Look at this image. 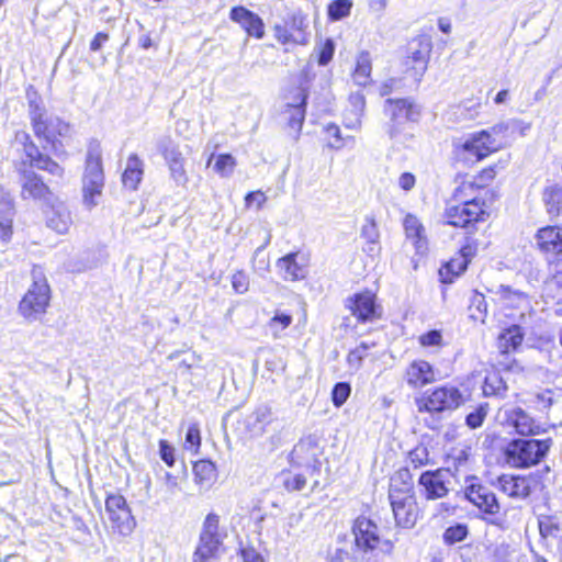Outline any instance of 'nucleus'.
<instances>
[{"instance_id":"a211bd4d","label":"nucleus","mask_w":562,"mask_h":562,"mask_svg":"<svg viewBox=\"0 0 562 562\" xmlns=\"http://www.w3.org/2000/svg\"><path fill=\"white\" fill-rule=\"evenodd\" d=\"M404 383L412 390H420L440 380L439 370L434 363L415 358L407 362L402 372Z\"/></svg>"},{"instance_id":"a19ab883","label":"nucleus","mask_w":562,"mask_h":562,"mask_svg":"<svg viewBox=\"0 0 562 562\" xmlns=\"http://www.w3.org/2000/svg\"><path fill=\"white\" fill-rule=\"evenodd\" d=\"M194 481L202 487H209L216 477L215 465L209 460H200L193 465Z\"/></svg>"},{"instance_id":"39448f33","label":"nucleus","mask_w":562,"mask_h":562,"mask_svg":"<svg viewBox=\"0 0 562 562\" xmlns=\"http://www.w3.org/2000/svg\"><path fill=\"white\" fill-rule=\"evenodd\" d=\"M498 491L514 501H526L546 490L543 475L539 471L528 473H502L496 477Z\"/></svg>"},{"instance_id":"0e129e2a","label":"nucleus","mask_w":562,"mask_h":562,"mask_svg":"<svg viewBox=\"0 0 562 562\" xmlns=\"http://www.w3.org/2000/svg\"><path fill=\"white\" fill-rule=\"evenodd\" d=\"M310 448H312L314 450L317 448V439L313 436H307L305 438H302L295 446L294 452L300 454Z\"/></svg>"},{"instance_id":"052dcab7","label":"nucleus","mask_w":562,"mask_h":562,"mask_svg":"<svg viewBox=\"0 0 562 562\" xmlns=\"http://www.w3.org/2000/svg\"><path fill=\"white\" fill-rule=\"evenodd\" d=\"M201 445V436L200 429L196 425H191L187 431L186 436V448L194 450L195 452L200 448Z\"/></svg>"},{"instance_id":"bb28decb","label":"nucleus","mask_w":562,"mask_h":562,"mask_svg":"<svg viewBox=\"0 0 562 562\" xmlns=\"http://www.w3.org/2000/svg\"><path fill=\"white\" fill-rule=\"evenodd\" d=\"M403 228L406 239H408L416 252L423 254L428 248V238L424 224L415 214H406L403 220Z\"/></svg>"},{"instance_id":"6e6d98bb","label":"nucleus","mask_w":562,"mask_h":562,"mask_svg":"<svg viewBox=\"0 0 562 562\" xmlns=\"http://www.w3.org/2000/svg\"><path fill=\"white\" fill-rule=\"evenodd\" d=\"M306 34L302 26H286L283 32V44H304Z\"/></svg>"},{"instance_id":"6ab92c4d","label":"nucleus","mask_w":562,"mask_h":562,"mask_svg":"<svg viewBox=\"0 0 562 562\" xmlns=\"http://www.w3.org/2000/svg\"><path fill=\"white\" fill-rule=\"evenodd\" d=\"M384 113L390 121V133L397 134L409 122L419 115L416 103L407 98H390L384 104Z\"/></svg>"},{"instance_id":"e2e57ef3","label":"nucleus","mask_w":562,"mask_h":562,"mask_svg":"<svg viewBox=\"0 0 562 562\" xmlns=\"http://www.w3.org/2000/svg\"><path fill=\"white\" fill-rule=\"evenodd\" d=\"M232 285L237 293H245L249 286L248 277L243 271H237L232 277Z\"/></svg>"},{"instance_id":"1a4fd4ad","label":"nucleus","mask_w":562,"mask_h":562,"mask_svg":"<svg viewBox=\"0 0 562 562\" xmlns=\"http://www.w3.org/2000/svg\"><path fill=\"white\" fill-rule=\"evenodd\" d=\"M104 187L102 157L99 146L90 147L82 177V201L91 210L99 204Z\"/></svg>"},{"instance_id":"c756f323","label":"nucleus","mask_w":562,"mask_h":562,"mask_svg":"<svg viewBox=\"0 0 562 562\" xmlns=\"http://www.w3.org/2000/svg\"><path fill=\"white\" fill-rule=\"evenodd\" d=\"M14 202L9 192L0 189V239L8 243L13 234Z\"/></svg>"},{"instance_id":"dca6fc26","label":"nucleus","mask_w":562,"mask_h":562,"mask_svg":"<svg viewBox=\"0 0 562 562\" xmlns=\"http://www.w3.org/2000/svg\"><path fill=\"white\" fill-rule=\"evenodd\" d=\"M288 98L291 99L283 111V125L286 135L296 140L301 134L306 113L307 91L305 88L296 87L290 89Z\"/></svg>"},{"instance_id":"aec40b11","label":"nucleus","mask_w":562,"mask_h":562,"mask_svg":"<svg viewBox=\"0 0 562 562\" xmlns=\"http://www.w3.org/2000/svg\"><path fill=\"white\" fill-rule=\"evenodd\" d=\"M105 512L112 528L120 535L128 536L133 532L136 521L124 496L120 494L109 495L105 499Z\"/></svg>"},{"instance_id":"473e14b6","label":"nucleus","mask_w":562,"mask_h":562,"mask_svg":"<svg viewBox=\"0 0 562 562\" xmlns=\"http://www.w3.org/2000/svg\"><path fill=\"white\" fill-rule=\"evenodd\" d=\"M360 236L366 240V246L362 247V250L371 258L380 256L382 249L380 245V232L373 216L366 217Z\"/></svg>"},{"instance_id":"f257e3e1","label":"nucleus","mask_w":562,"mask_h":562,"mask_svg":"<svg viewBox=\"0 0 562 562\" xmlns=\"http://www.w3.org/2000/svg\"><path fill=\"white\" fill-rule=\"evenodd\" d=\"M508 131L506 124H495L488 130L469 134L464 139L452 145L451 160L454 166L473 167L506 147L497 139Z\"/></svg>"},{"instance_id":"13d9d810","label":"nucleus","mask_w":562,"mask_h":562,"mask_svg":"<svg viewBox=\"0 0 562 562\" xmlns=\"http://www.w3.org/2000/svg\"><path fill=\"white\" fill-rule=\"evenodd\" d=\"M335 45L330 38L325 40L317 49V63L322 66L327 65L334 56Z\"/></svg>"},{"instance_id":"774afa93","label":"nucleus","mask_w":562,"mask_h":562,"mask_svg":"<svg viewBox=\"0 0 562 562\" xmlns=\"http://www.w3.org/2000/svg\"><path fill=\"white\" fill-rule=\"evenodd\" d=\"M241 557L244 562H266L265 559L254 548L243 549Z\"/></svg>"},{"instance_id":"423d86ee","label":"nucleus","mask_w":562,"mask_h":562,"mask_svg":"<svg viewBox=\"0 0 562 562\" xmlns=\"http://www.w3.org/2000/svg\"><path fill=\"white\" fill-rule=\"evenodd\" d=\"M29 113L34 134L55 146L58 137L69 133V125L58 116L47 115L36 91L27 90Z\"/></svg>"},{"instance_id":"bf43d9fd","label":"nucleus","mask_w":562,"mask_h":562,"mask_svg":"<svg viewBox=\"0 0 562 562\" xmlns=\"http://www.w3.org/2000/svg\"><path fill=\"white\" fill-rule=\"evenodd\" d=\"M184 161H178L168 166L171 179L178 184L184 187L188 183V176L184 169Z\"/></svg>"},{"instance_id":"9b49d317","label":"nucleus","mask_w":562,"mask_h":562,"mask_svg":"<svg viewBox=\"0 0 562 562\" xmlns=\"http://www.w3.org/2000/svg\"><path fill=\"white\" fill-rule=\"evenodd\" d=\"M535 248L553 268L562 273V223H549L540 226L535 235Z\"/></svg>"},{"instance_id":"a878e982","label":"nucleus","mask_w":562,"mask_h":562,"mask_svg":"<svg viewBox=\"0 0 562 562\" xmlns=\"http://www.w3.org/2000/svg\"><path fill=\"white\" fill-rule=\"evenodd\" d=\"M413 475L407 468H400L390 476L389 501L415 496Z\"/></svg>"},{"instance_id":"f03ea898","label":"nucleus","mask_w":562,"mask_h":562,"mask_svg":"<svg viewBox=\"0 0 562 562\" xmlns=\"http://www.w3.org/2000/svg\"><path fill=\"white\" fill-rule=\"evenodd\" d=\"M490 217L486 202L483 198L457 195L456 188L449 199L445 201L441 214L442 223L454 229H462L475 236L476 226Z\"/></svg>"},{"instance_id":"4c0bfd02","label":"nucleus","mask_w":562,"mask_h":562,"mask_svg":"<svg viewBox=\"0 0 562 562\" xmlns=\"http://www.w3.org/2000/svg\"><path fill=\"white\" fill-rule=\"evenodd\" d=\"M46 222L49 228L58 234H65L71 225L70 212L61 203L53 205L46 213Z\"/></svg>"},{"instance_id":"09e8293b","label":"nucleus","mask_w":562,"mask_h":562,"mask_svg":"<svg viewBox=\"0 0 562 562\" xmlns=\"http://www.w3.org/2000/svg\"><path fill=\"white\" fill-rule=\"evenodd\" d=\"M507 390L506 383L497 373H488L483 383V392L487 396L502 395Z\"/></svg>"},{"instance_id":"72a5a7b5","label":"nucleus","mask_w":562,"mask_h":562,"mask_svg":"<svg viewBox=\"0 0 562 562\" xmlns=\"http://www.w3.org/2000/svg\"><path fill=\"white\" fill-rule=\"evenodd\" d=\"M524 341V333L519 325H509L497 337V348L501 353L509 355L518 350Z\"/></svg>"},{"instance_id":"79ce46f5","label":"nucleus","mask_w":562,"mask_h":562,"mask_svg":"<svg viewBox=\"0 0 562 562\" xmlns=\"http://www.w3.org/2000/svg\"><path fill=\"white\" fill-rule=\"evenodd\" d=\"M538 529L541 539H555L562 530L560 519L554 515H542L538 518Z\"/></svg>"},{"instance_id":"cd10ccee","label":"nucleus","mask_w":562,"mask_h":562,"mask_svg":"<svg viewBox=\"0 0 562 562\" xmlns=\"http://www.w3.org/2000/svg\"><path fill=\"white\" fill-rule=\"evenodd\" d=\"M24 153L31 167L47 171L57 179H61L64 177V168L47 155L42 154L34 143L31 142L25 144Z\"/></svg>"},{"instance_id":"5701e85b","label":"nucleus","mask_w":562,"mask_h":562,"mask_svg":"<svg viewBox=\"0 0 562 562\" xmlns=\"http://www.w3.org/2000/svg\"><path fill=\"white\" fill-rule=\"evenodd\" d=\"M515 401L527 409L548 412L554 402L562 396V387L546 389L539 392L524 391L516 393Z\"/></svg>"},{"instance_id":"4468645a","label":"nucleus","mask_w":562,"mask_h":562,"mask_svg":"<svg viewBox=\"0 0 562 562\" xmlns=\"http://www.w3.org/2000/svg\"><path fill=\"white\" fill-rule=\"evenodd\" d=\"M351 531L356 547L363 552L390 553L393 550L392 541L381 539L378 525L369 517L358 516L352 522Z\"/></svg>"},{"instance_id":"b1692460","label":"nucleus","mask_w":562,"mask_h":562,"mask_svg":"<svg viewBox=\"0 0 562 562\" xmlns=\"http://www.w3.org/2000/svg\"><path fill=\"white\" fill-rule=\"evenodd\" d=\"M505 422L521 437L541 435L548 429L546 424L532 418L521 407H515L507 411L505 414Z\"/></svg>"},{"instance_id":"c03bdc74","label":"nucleus","mask_w":562,"mask_h":562,"mask_svg":"<svg viewBox=\"0 0 562 562\" xmlns=\"http://www.w3.org/2000/svg\"><path fill=\"white\" fill-rule=\"evenodd\" d=\"M158 149L164 156L167 165L176 164L178 161L186 160L182 153L179 149V146L175 144V142L166 136L162 137L158 143Z\"/></svg>"},{"instance_id":"9d476101","label":"nucleus","mask_w":562,"mask_h":562,"mask_svg":"<svg viewBox=\"0 0 562 562\" xmlns=\"http://www.w3.org/2000/svg\"><path fill=\"white\" fill-rule=\"evenodd\" d=\"M345 308L361 325L379 322L384 315L378 292L368 288L349 295L345 300Z\"/></svg>"},{"instance_id":"603ef678","label":"nucleus","mask_w":562,"mask_h":562,"mask_svg":"<svg viewBox=\"0 0 562 562\" xmlns=\"http://www.w3.org/2000/svg\"><path fill=\"white\" fill-rule=\"evenodd\" d=\"M351 394L349 382H338L333 386L330 398L335 407H341Z\"/></svg>"},{"instance_id":"f8f14e48","label":"nucleus","mask_w":562,"mask_h":562,"mask_svg":"<svg viewBox=\"0 0 562 562\" xmlns=\"http://www.w3.org/2000/svg\"><path fill=\"white\" fill-rule=\"evenodd\" d=\"M431 50L432 42L429 36L414 37L408 43L406 55L402 61L404 76L419 83L427 71Z\"/></svg>"},{"instance_id":"20e7f679","label":"nucleus","mask_w":562,"mask_h":562,"mask_svg":"<svg viewBox=\"0 0 562 562\" xmlns=\"http://www.w3.org/2000/svg\"><path fill=\"white\" fill-rule=\"evenodd\" d=\"M32 284L19 303V314L29 323L38 321L45 313L50 301V289L43 269L34 266L31 272Z\"/></svg>"},{"instance_id":"7ed1b4c3","label":"nucleus","mask_w":562,"mask_h":562,"mask_svg":"<svg viewBox=\"0 0 562 562\" xmlns=\"http://www.w3.org/2000/svg\"><path fill=\"white\" fill-rule=\"evenodd\" d=\"M551 447V438H514L504 447L503 457L513 469L526 470L540 464Z\"/></svg>"},{"instance_id":"2eb2a0df","label":"nucleus","mask_w":562,"mask_h":562,"mask_svg":"<svg viewBox=\"0 0 562 562\" xmlns=\"http://www.w3.org/2000/svg\"><path fill=\"white\" fill-rule=\"evenodd\" d=\"M504 167L505 161L498 160L496 162L482 167L471 177H469V175L465 172L457 173L456 194H472L487 189L493 184V182L497 178L499 170L503 169Z\"/></svg>"},{"instance_id":"a18cd8bd","label":"nucleus","mask_w":562,"mask_h":562,"mask_svg":"<svg viewBox=\"0 0 562 562\" xmlns=\"http://www.w3.org/2000/svg\"><path fill=\"white\" fill-rule=\"evenodd\" d=\"M490 412V404L484 402L477 404L473 411L465 415L464 423L470 429H477L483 426Z\"/></svg>"},{"instance_id":"412c9836","label":"nucleus","mask_w":562,"mask_h":562,"mask_svg":"<svg viewBox=\"0 0 562 562\" xmlns=\"http://www.w3.org/2000/svg\"><path fill=\"white\" fill-rule=\"evenodd\" d=\"M390 505L395 524L400 528H413L424 516L416 495L390 501Z\"/></svg>"},{"instance_id":"0eeeda50","label":"nucleus","mask_w":562,"mask_h":562,"mask_svg":"<svg viewBox=\"0 0 562 562\" xmlns=\"http://www.w3.org/2000/svg\"><path fill=\"white\" fill-rule=\"evenodd\" d=\"M462 493L464 499L479 510L483 520L498 525L497 519L501 516L502 505L496 494L479 476H465Z\"/></svg>"},{"instance_id":"c9c22d12","label":"nucleus","mask_w":562,"mask_h":562,"mask_svg":"<svg viewBox=\"0 0 562 562\" xmlns=\"http://www.w3.org/2000/svg\"><path fill=\"white\" fill-rule=\"evenodd\" d=\"M495 295L494 302L503 311L518 310L526 301V295L522 292L513 290L508 285H501Z\"/></svg>"},{"instance_id":"4d7b16f0","label":"nucleus","mask_w":562,"mask_h":562,"mask_svg":"<svg viewBox=\"0 0 562 562\" xmlns=\"http://www.w3.org/2000/svg\"><path fill=\"white\" fill-rule=\"evenodd\" d=\"M367 349L368 346L364 342H361L355 349H351L346 357L348 366L355 369H359L366 357Z\"/></svg>"},{"instance_id":"f704fd0d","label":"nucleus","mask_w":562,"mask_h":562,"mask_svg":"<svg viewBox=\"0 0 562 562\" xmlns=\"http://www.w3.org/2000/svg\"><path fill=\"white\" fill-rule=\"evenodd\" d=\"M542 202L551 218L562 216V184L554 183L543 188Z\"/></svg>"},{"instance_id":"5fc2aeb1","label":"nucleus","mask_w":562,"mask_h":562,"mask_svg":"<svg viewBox=\"0 0 562 562\" xmlns=\"http://www.w3.org/2000/svg\"><path fill=\"white\" fill-rule=\"evenodd\" d=\"M270 411L268 408H259L252 415L248 417V424L254 423V435H258L265 431V426L269 423Z\"/></svg>"},{"instance_id":"3c124183","label":"nucleus","mask_w":562,"mask_h":562,"mask_svg":"<svg viewBox=\"0 0 562 562\" xmlns=\"http://www.w3.org/2000/svg\"><path fill=\"white\" fill-rule=\"evenodd\" d=\"M468 535L469 528L465 524H454L443 531L442 539L446 544L452 546L463 541Z\"/></svg>"},{"instance_id":"ddd939ff","label":"nucleus","mask_w":562,"mask_h":562,"mask_svg":"<svg viewBox=\"0 0 562 562\" xmlns=\"http://www.w3.org/2000/svg\"><path fill=\"white\" fill-rule=\"evenodd\" d=\"M479 248V238L472 234L464 235L458 251L440 266L439 281L443 284L453 283L468 269Z\"/></svg>"},{"instance_id":"8fccbe9b","label":"nucleus","mask_w":562,"mask_h":562,"mask_svg":"<svg viewBox=\"0 0 562 562\" xmlns=\"http://www.w3.org/2000/svg\"><path fill=\"white\" fill-rule=\"evenodd\" d=\"M351 8V0H334L327 8L328 19L331 21L341 20L350 14Z\"/></svg>"},{"instance_id":"4be33fe9","label":"nucleus","mask_w":562,"mask_h":562,"mask_svg":"<svg viewBox=\"0 0 562 562\" xmlns=\"http://www.w3.org/2000/svg\"><path fill=\"white\" fill-rule=\"evenodd\" d=\"M447 472V469L438 468L425 471L419 475L418 485L427 501L440 499L449 494Z\"/></svg>"},{"instance_id":"ea45409f","label":"nucleus","mask_w":562,"mask_h":562,"mask_svg":"<svg viewBox=\"0 0 562 562\" xmlns=\"http://www.w3.org/2000/svg\"><path fill=\"white\" fill-rule=\"evenodd\" d=\"M143 172V161L137 155H131L122 177L123 184L131 190H136L142 180Z\"/></svg>"},{"instance_id":"338daca9","label":"nucleus","mask_w":562,"mask_h":562,"mask_svg":"<svg viewBox=\"0 0 562 562\" xmlns=\"http://www.w3.org/2000/svg\"><path fill=\"white\" fill-rule=\"evenodd\" d=\"M416 184V177L412 172H403L398 178V186L403 191L412 190Z\"/></svg>"},{"instance_id":"2f4dec72","label":"nucleus","mask_w":562,"mask_h":562,"mask_svg":"<svg viewBox=\"0 0 562 562\" xmlns=\"http://www.w3.org/2000/svg\"><path fill=\"white\" fill-rule=\"evenodd\" d=\"M308 267V252L297 250L295 252L283 256V268L285 270L286 277L293 281L304 279L307 276Z\"/></svg>"},{"instance_id":"58836bf2","label":"nucleus","mask_w":562,"mask_h":562,"mask_svg":"<svg viewBox=\"0 0 562 562\" xmlns=\"http://www.w3.org/2000/svg\"><path fill=\"white\" fill-rule=\"evenodd\" d=\"M372 60L368 50L357 55L355 67L351 71L353 82L359 87H367L371 82Z\"/></svg>"},{"instance_id":"69168bd1","label":"nucleus","mask_w":562,"mask_h":562,"mask_svg":"<svg viewBox=\"0 0 562 562\" xmlns=\"http://www.w3.org/2000/svg\"><path fill=\"white\" fill-rule=\"evenodd\" d=\"M266 201V198L261 191L250 192L245 198L246 207L256 205L259 209Z\"/></svg>"},{"instance_id":"e433bc0d","label":"nucleus","mask_w":562,"mask_h":562,"mask_svg":"<svg viewBox=\"0 0 562 562\" xmlns=\"http://www.w3.org/2000/svg\"><path fill=\"white\" fill-rule=\"evenodd\" d=\"M170 361H178L176 370L181 375L191 374L192 369L198 368L202 361L201 355L192 350H175L167 356Z\"/></svg>"},{"instance_id":"6e6552de","label":"nucleus","mask_w":562,"mask_h":562,"mask_svg":"<svg viewBox=\"0 0 562 562\" xmlns=\"http://www.w3.org/2000/svg\"><path fill=\"white\" fill-rule=\"evenodd\" d=\"M467 402L463 392L456 385L443 384L424 392L416 398L419 413L430 415L454 412Z\"/></svg>"},{"instance_id":"f3484780","label":"nucleus","mask_w":562,"mask_h":562,"mask_svg":"<svg viewBox=\"0 0 562 562\" xmlns=\"http://www.w3.org/2000/svg\"><path fill=\"white\" fill-rule=\"evenodd\" d=\"M220 518L215 514H209L203 522L200 541L193 554L194 562H205L216 557L222 544L218 533Z\"/></svg>"},{"instance_id":"7c9ffc66","label":"nucleus","mask_w":562,"mask_h":562,"mask_svg":"<svg viewBox=\"0 0 562 562\" xmlns=\"http://www.w3.org/2000/svg\"><path fill=\"white\" fill-rule=\"evenodd\" d=\"M366 110V97L361 92L350 93L348 104L344 110L342 120L347 128L356 130L361 125V120Z\"/></svg>"},{"instance_id":"49530a36","label":"nucleus","mask_w":562,"mask_h":562,"mask_svg":"<svg viewBox=\"0 0 562 562\" xmlns=\"http://www.w3.org/2000/svg\"><path fill=\"white\" fill-rule=\"evenodd\" d=\"M407 462L413 469H419L430 463V456L428 448L418 443L407 453Z\"/></svg>"},{"instance_id":"37998d69","label":"nucleus","mask_w":562,"mask_h":562,"mask_svg":"<svg viewBox=\"0 0 562 562\" xmlns=\"http://www.w3.org/2000/svg\"><path fill=\"white\" fill-rule=\"evenodd\" d=\"M322 142L329 149L339 150L345 147L346 139L341 135L340 127L335 123L324 126L322 132Z\"/></svg>"},{"instance_id":"393cba45","label":"nucleus","mask_w":562,"mask_h":562,"mask_svg":"<svg viewBox=\"0 0 562 562\" xmlns=\"http://www.w3.org/2000/svg\"><path fill=\"white\" fill-rule=\"evenodd\" d=\"M21 196L23 200L48 201L50 196L49 188L42 178L32 170H24L21 173Z\"/></svg>"},{"instance_id":"680f3d73","label":"nucleus","mask_w":562,"mask_h":562,"mask_svg":"<svg viewBox=\"0 0 562 562\" xmlns=\"http://www.w3.org/2000/svg\"><path fill=\"white\" fill-rule=\"evenodd\" d=\"M159 454L161 460L168 465L175 464V448L168 443L167 440L161 439L159 441Z\"/></svg>"},{"instance_id":"de8ad7c7","label":"nucleus","mask_w":562,"mask_h":562,"mask_svg":"<svg viewBox=\"0 0 562 562\" xmlns=\"http://www.w3.org/2000/svg\"><path fill=\"white\" fill-rule=\"evenodd\" d=\"M417 342L420 348L429 349V348H442L446 344L443 341L442 330L440 329H430L417 337Z\"/></svg>"},{"instance_id":"c85d7f7f","label":"nucleus","mask_w":562,"mask_h":562,"mask_svg":"<svg viewBox=\"0 0 562 562\" xmlns=\"http://www.w3.org/2000/svg\"><path fill=\"white\" fill-rule=\"evenodd\" d=\"M229 18L238 23L250 36L261 38L263 36V23L261 19L244 7H234Z\"/></svg>"},{"instance_id":"864d4df0","label":"nucleus","mask_w":562,"mask_h":562,"mask_svg":"<svg viewBox=\"0 0 562 562\" xmlns=\"http://www.w3.org/2000/svg\"><path fill=\"white\" fill-rule=\"evenodd\" d=\"M236 166L235 158L229 154H222L216 157L214 170L221 177H229Z\"/></svg>"}]
</instances>
